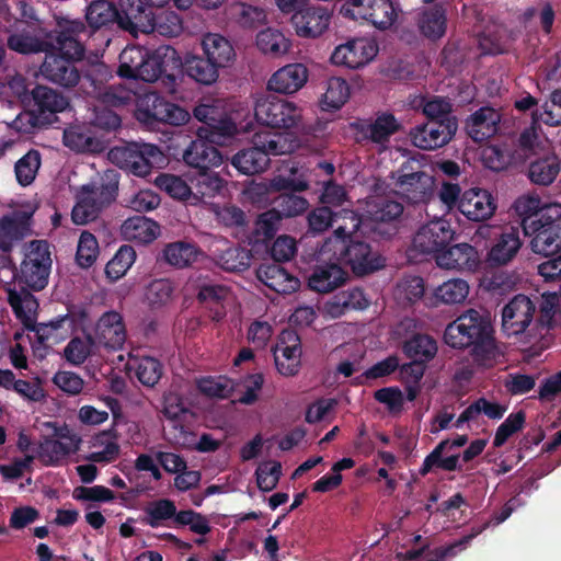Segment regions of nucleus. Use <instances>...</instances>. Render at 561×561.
<instances>
[{
	"label": "nucleus",
	"mask_w": 561,
	"mask_h": 561,
	"mask_svg": "<svg viewBox=\"0 0 561 561\" xmlns=\"http://www.w3.org/2000/svg\"><path fill=\"white\" fill-rule=\"evenodd\" d=\"M444 341L453 348H470L478 365L492 366L500 355L490 317L474 309L462 312L446 327Z\"/></svg>",
	"instance_id": "f257e3e1"
},
{
	"label": "nucleus",
	"mask_w": 561,
	"mask_h": 561,
	"mask_svg": "<svg viewBox=\"0 0 561 561\" xmlns=\"http://www.w3.org/2000/svg\"><path fill=\"white\" fill-rule=\"evenodd\" d=\"M7 293L8 304L11 306L15 317L26 329L35 332L39 344H58L76 328L75 316L69 313L58 316L49 322L33 323L32 317L38 309V301L35 296L24 287L20 290L9 288Z\"/></svg>",
	"instance_id": "f03ea898"
},
{
	"label": "nucleus",
	"mask_w": 561,
	"mask_h": 561,
	"mask_svg": "<svg viewBox=\"0 0 561 561\" xmlns=\"http://www.w3.org/2000/svg\"><path fill=\"white\" fill-rule=\"evenodd\" d=\"M321 259L333 254L340 264L351 267L357 276L371 274L385 266V259L365 240L351 237L345 228L337 227L333 237L327 239L320 248Z\"/></svg>",
	"instance_id": "7ed1b4c3"
},
{
	"label": "nucleus",
	"mask_w": 561,
	"mask_h": 561,
	"mask_svg": "<svg viewBox=\"0 0 561 561\" xmlns=\"http://www.w3.org/2000/svg\"><path fill=\"white\" fill-rule=\"evenodd\" d=\"M295 148L296 141L288 134L256 131L252 146L238 151L231 163L241 173L253 175L267 169L271 156L289 154Z\"/></svg>",
	"instance_id": "20e7f679"
},
{
	"label": "nucleus",
	"mask_w": 561,
	"mask_h": 561,
	"mask_svg": "<svg viewBox=\"0 0 561 561\" xmlns=\"http://www.w3.org/2000/svg\"><path fill=\"white\" fill-rule=\"evenodd\" d=\"M525 236L530 238V249L543 256L561 252V205L549 204L539 211L522 219Z\"/></svg>",
	"instance_id": "39448f33"
},
{
	"label": "nucleus",
	"mask_w": 561,
	"mask_h": 561,
	"mask_svg": "<svg viewBox=\"0 0 561 561\" xmlns=\"http://www.w3.org/2000/svg\"><path fill=\"white\" fill-rule=\"evenodd\" d=\"M117 192L118 176L110 170L99 181L82 186L71 211L72 221L85 225L96 219L102 209L116 198Z\"/></svg>",
	"instance_id": "423d86ee"
},
{
	"label": "nucleus",
	"mask_w": 561,
	"mask_h": 561,
	"mask_svg": "<svg viewBox=\"0 0 561 561\" xmlns=\"http://www.w3.org/2000/svg\"><path fill=\"white\" fill-rule=\"evenodd\" d=\"M169 519H173L176 527L188 526L190 530L197 535H207L211 530L205 515L193 510L178 511L175 503L169 499L149 502L144 508L141 523L158 528L165 525Z\"/></svg>",
	"instance_id": "0eeeda50"
},
{
	"label": "nucleus",
	"mask_w": 561,
	"mask_h": 561,
	"mask_svg": "<svg viewBox=\"0 0 561 561\" xmlns=\"http://www.w3.org/2000/svg\"><path fill=\"white\" fill-rule=\"evenodd\" d=\"M135 117L147 127L159 124L180 126L186 124L191 114L182 106L168 101L158 92H147L137 99Z\"/></svg>",
	"instance_id": "6e6552de"
},
{
	"label": "nucleus",
	"mask_w": 561,
	"mask_h": 561,
	"mask_svg": "<svg viewBox=\"0 0 561 561\" xmlns=\"http://www.w3.org/2000/svg\"><path fill=\"white\" fill-rule=\"evenodd\" d=\"M108 159L119 169L135 176L146 178L162 159V152L156 145L129 142L112 148Z\"/></svg>",
	"instance_id": "1a4fd4ad"
},
{
	"label": "nucleus",
	"mask_w": 561,
	"mask_h": 561,
	"mask_svg": "<svg viewBox=\"0 0 561 561\" xmlns=\"http://www.w3.org/2000/svg\"><path fill=\"white\" fill-rule=\"evenodd\" d=\"M254 116L256 121L274 129H290L301 121V108L294 102L276 95H267L255 102Z\"/></svg>",
	"instance_id": "9d476101"
},
{
	"label": "nucleus",
	"mask_w": 561,
	"mask_h": 561,
	"mask_svg": "<svg viewBox=\"0 0 561 561\" xmlns=\"http://www.w3.org/2000/svg\"><path fill=\"white\" fill-rule=\"evenodd\" d=\"M404 207L390 196H376L368 203L371 232L382 240H390L399 232Z\"/></svg>",
	"instance_id": "9b49d317"
},
{
	"label": "nucleus",
	"mask_w": 561,
	"mask_h": 561,
	"mask_svg": "<svg viewBox=\"0 0 561 561\" xmlns=\"http://www.w3.org/2000/svg\"><path fill=\"white\" fill-rule=\"evenodd\" d=\"M50 268L49 243L46 240L31 241L21 264V280L33 290H42L48 284Z\"/></svg>",
	"instance_id": "f8f14e48"
},
{
	"label": "nucleus",
	"mask_w": 561,
	"mask_h": 561,
	"mask_svg": "<svg viewBox=\"0 0 561 561\" xmlns=\"http://www.w3.org/2000/svg\"><path fill=\"white\" fill-rule=\"evenodd\" d=\"M271 187L280 192L273 199L272 207L280 216V219L299 216L308 209L309 202L305 197L295 194L308 190L306 181L277 175L271 181Z\"/></svg>",
	"instance_id": "ddd939ff"
},
{
	"label": "nucleus",
	"mask_w": 561,
	"mask_h": 561,
	"mask_svg": "<svg viewBox=\"0 0 561 561\" xmlns=\"http://www.w3.org/2000/svg\"><path fill=\"white\" fill-rule=\"evenodd\" d=\"M457 129V118L427 121L411 128L409 136L413 146L430 151L446 146L454 138Z\"/></svg>",
	"instance_id": "4468645a"
},
{
	"label": "nucleus",
	"mask_w": 561,
	"mask_h": 561,
	"mask_svg": "<svg viewBox=\"0 0 561 561\" xmlns=\"http://www.w3.org/2000/svg\"><path fill=\"white\" fill-rule=\"evenodd\" d=\"M358 142H371L387 147L390 138L401 129V124L390 112H381L376 117L357 119L351 124Z\"/></svg>",
	"instance_id": "2eb2a0df"
},
{
	"label": "nucleus",
	"mask_w": 561,
	"mask_h": 561,
	"mask_svg": "<svg viewBox=\"0 0 561 561\" xmlns=\"http://www.w3.org/2000/svg\"><path fill=\"white\" fill-rule=\"evenodd\" d=\"M193 115L205 125L198 129H204V134L215 140H228L239 133L237 124L217 102L196 105Z\"/></svg>",
	"instance_id": "dca6fc26"
},
{
	"label": "nucleus",
	"mask_w": 561,
	"mask_h": 561,
	"mask_svg": "<svg viewBox=\"0 0 561 561\" xmlns=\"http://www.w3.org/2000/svg\"><path fill=\"white\" fill-rule=\"evenodd\" d=\"M396 185L409 203L421 204L433 195L434 178L422 170L413 171L411 163L404 162L398 170Z\"/></svg>",
	"instance_id": "f3484780"
},
{
	"label": "nucleus",
	"mask_w": 561,
	"mask_h": 561,
	"mask_svg": "<svg viewBox=\"0 0 561 561\" xmlns=\"http://www.w3.org/2000/svg\"><path fill=\"white\" fill-rule=\"evenodd\" d=\"M456 231L450 222L443 218L431 220L423 225L413 238L415 250L435 257L442 253L454 240Z\"/></svg>",
	"instance_id": "a211bd4d"
},
{
	"label": "nucleus",
	"mask_w": 561,
	"mask_h": 561,
	"mask_svg": "<svg viewBox=\"0 0 561 561\" xmlns=\"http://www.w3.org/2000/svg\"><path fill=\"white\" fill-rule=\"evenodd\" d=\"M204 133V129H197V138L183 152V161L197 171L219 167L224 161L216 145H222L226 140H215Z\"/></svg>",
	"instance_id": "6ab92c4d"
},
{
	"label": "nucleus",
	"mask_w": 561,
	"mask_h": 561,
	"mask_svg": "<svg viewBox=\"0 0 561 561\" xmlns=\"http://www.w3.org/2000/svg\"><path fill=\"white\" fill-rule=\"evenodd\" d=\"M35 31L26 21L14 19L12 24L5 26V32L9 33L7 47L21 55L47 53L54 48V44L46 35L42 37Z\"/></svg>",
	"instance_id": "aec40b11"
},
{
	"label": "nucleus",
	"mask_w": 561,
	"mask_h": 561,
	"mask_svg": "<svg viewBox=\"0 0 561 561\" xmlns=\"http://www.w3.org/2000/svg\"><path fill=\"white\" fill-rule=\"evenodd\" d=\"M468 443L467 435H457L453 440L444 439L425 457L419 473L422 477L427 476L434 469L444 471H461L459 463L460 454H451L455 448L465 446Z\"/></svg>",
	"instance_id": "412c9836"
},
{
	"label": "nucleus",
	"mask_w": 561,
	"mask_h": 561,
	"mask_svg": "<svg viewBox=\"0 0 561 561\" xmlns=\"http://www.w3.org/2000/svg\"><path fill=\"white\" fill-rule=\"evenodd\" d=\"M317 264L310 275L308 276V287L319 294H328L341 287L347 279V272H345L340 262L334 260L333 254H328L321 259L320 251L318 252Z\"/></svg>",
	"instance_id": "4be33fe9"
},
{
	"label": "nucleus",
	"mask_w": 561,
	"mask_h": 561,
	"mask_svg": "<svg viewBox=\"0 0 561 561\" xmlns=\"http://www.w3.org/2000/svg\"><path fill=\"white\" fill-rule=\"evenodd\" d=\"M331 18L327 7L305 5L293 13L290 22L299 37L317 38L329 28Z\"/></svg>",
	"instance_id": "5701e85b"
},
{
	"label": "nucleus",
	"mask_w": 561,
	"mask_h": 561,
	"mask_svg": "<svg viewBox=\"0 0 561 561\" xmlns=\"http://www.w3.org/2000/svg\"><path fill=\"white\" fill-rule=\"evenodd\" d=\"M377 53L378 47L373 41L358 37L335 47L330 60L336 66L357 69L373 60Z\"/></svg>",
	"instance_id": "b1692460"
},
{
	"label": "nucleus",
	"mask_w": 561,
	"mask_h": 561,
	"mask_svg": "<svg viewBox=\"0 0 561 561\" xmlns=\"http://www.w3.org/2000/svg\"><path fill=\"white\" fill-rule=\"evenodd\" d=\"M536 306L525 295H516L502 310V328L508 335L524 333L531 323Z\"/></svg>",
	"instance_id": "393cba45"
},
{
	"label": "nucleus",
	"mask_w": 561,
	"mask_h": 561,
	"mask_svg": "<svg viewBox=\"0 0 561 561\" xmlns=\"http://www.w3.org/2000/svg\"><path fill=\"white\" fill-rule=\"evenodd\" d=\"M497 208L493 195L484 188L473 187L461 194L458 210L471 221L490 219Z\"/></svg>",
	"instance_id": "a878e982"
},
{
	"label": "nucleus",
	"mask_w": 561,
	"mask_h": 561,
	"mask_svg": "<svg viewBox=\"0 0 561 561\" xmlns=\"http://www.w3.org/2000/svg\"><path fill=\"white\" fill-rule=\"evenodd\" d=\"M76 64L77 62L64 58L62 56H55L51 48L45 53V59L41 66V73L45 79L57 85L73 88L81 79V73Z\"/></svg>",
	"instance_id": "bb28decb"
},
{
	"label": "nucleus",
	"mask_w": 561,
	"mask_h": 561,
	"mask_svg": "<svg viewBox=\"0 0 561 561\" xmlns=\"http://www.w3.org/2000/svg\"><path fill=\"white\" fill-rule=\"evenodd\" d=\"M96 344L110 350H121L126 341V328L123 316L110 310L98 320L92 334Z\"/></svg>",
	"instance_id": "cd10ccee"
},
{
	"label": "nucleus",
	"mask_w": 561,
	"mask_h": 561,
	"mask_svg": "<svg viewBox=\"0 0 561 561\" xmlns=\"http://www.w3.org/2000/svg\"><path fill=\"white\" fill-rule=\"evenodd\" d=\"M30 106L38 114L41 123L50 125L56 114L69 106V100L61 93L49 87L37 84L31 91Z\"/></svg>",
	"instance_id": "c85d7f7f"
},
{
	"label": "nucleus",
	"mask_w": 561,
	"mask_h": 561,
	"mask_svg": "<svg viewBox=\"0 0 561 561\" xmlns=\"http://www.w3.org/2000/svg\"><path fill=\"white\" fill-rule=\"evenodd\" d=\"M300 339L294 331H284L274 352L277 370L284 376H294L300 366Z\"/></svg>",
	"instance_id": "c756f323"
},
{
	"label": "nucleus",
	"mask_w": 561,
	"mask_h": 561,
	"mask_svg": "<svg viewBox=\"0 0 561 561\" xmlns=\"http://www.w3.org/2000/svg\"><path fill=\"white\" fill-rule=\"evenodd\" d=\"M501 114L490 106H483L473 112L465 122L467 135L474 142H483L499 131Z\"/></svg>",
	"instance_id": "7c9ffc66"
},
{
	"label": "nucleus",
	"mask_w": 561,
	"mask_h": 561,
	"mask_svg": "<svg viewBox=\"0 0 561 561\" xmlns=\"http://www.w3.org/2000/svg\"><path fill=\"white\" fill-rule=\"evenodd\" d=\"M308 77L309 71L304 64H288L272 75L267 88L280 94H293L306 84Z\"/></svg>",
	"instance_id": "2f4dec72"
},
{
	"label": "nucleus",
	"mask_w": 561,
	"mask_h": 561,
	"mask_svg": "<svg viewBox=\"0 0 561 561\" xmlns=\"http://www.w3.org/2000/svg\"><path fill=\"white\" fill-rule=\"evenodd\" d=\"M436 263L447 270L474 272L480 264V257L474 247L463 242L448 245L436 255Z\"/></svg>",
	"instance_id": "473e14b6"
},
{
	"label": "nucleus",
	"mask_w": 561,
	"mask_h": 561,
	"mask_svg": "<svg viewBox=\"0 0 561 561\" xmlns=\"http://www.w3.org/2000/svg\"><path fill=\"white\" fill-rule=\"evenodd\" d=\"M523 242L517 228L510 227L504 230L494 242L486 255L490 267H500L508 264L518 253Z\"/></svg>",
	"instance_id": "72a5a7b5"
},
{
	"label": "nucleus",
	"mask_w": 561,
	"mask_h": 561,
	"mask_svg": "<svg viewBox=\"0 0 561 561\" xmlns=\"http://www.w3.org/2000/svg\"><path fill=\"white\" fill-rule=\"evenodd\" d=\"M31 217V213L20 211L0 219V250L3 253H10L14 244L28 234Z\"/></svg>",
	"instance_id": "f704fd0d"
},
{
	"label": "nucleus",
	"mask_w": 561,
	"mask_h": 561,
	"mask_svg": "<svg viewBox=\"0 0 561 561\" xmlns=\"http://www.w3.org/2000/svg\"><path fill=\"white\" fill-rule=\"evenodd\" d=\"M153 9L158 8L146 0H119L118 26L131 32L145 23L150 25L154 14Z\"/></svg>",
	"instance_id": "c9c22d12"
},
{
	"label": "nucleus",
	"mask_w": 561,
	"mask_h": 561,
	"mask_svg": "<svg viewBox=\"0 0 561 561\" xmlns=\"http://www.w3.org/2000/svg\"><path fill=\"white\" fill-rule=\"evenodd\" d=\"M279 262L262 263L256 270V277L265 286L279 294H290L299 287V279L290 275Z\"/></svg>",
	"instance_id": "e433bc0d"
},
{
	"label": "nucleus",
	"mask_w": 561,
	"mask_h": 561,
	"mask_svg": "<svg viewBox=\"0 0 561 561\" xmlns=\"http://www.w3.org/2000/svg\"><path fill=\"white\" fill-rule=\"evenodd\" d=\"M226 186V181L211 169L197 171L191 178L192 199L206 202L220 195Z\"/></svg>",
	"instance_id": "4c0bfd02"
},
{
	"label": "nucleus",
	"mask_w": 561,
	"mask_h": 561,
	"mask_svg": "<svg viewBox=\"0 0 561 561\" xmlns=\"http://www.w3.org/2000/svg\"><path fill=\"white\" fill-rule=\"evenodd\" d=\"M203 56L219 69L228 67L236 57L231 43L224 36L208 33L202 42Z\"/></svg>",
	"instance_id": "58836bf2"
},
{
	"label": "nucleus",
	"mask_w": 561,
	"mask_h": 561,
	"mask_svg": "<svg viewBox=\"0 0 561 561\" xmlns=\"http://www.w3.org/2000/svg\"><path fill=\"white\" fill-rule=\"evenodd\" d=\"M417 26L421 34L432 42L440 39L447 31V11L442 4L423 10Z\"/></svg>",
	"instance_id": "ea45409f"
},
{
	"label": "nucleus",
	"mask_w": 561,
	"mask_h": 561,
	"mask_svg": "<svg viewBox=\"0 0 561 561\" xmlns=\"http://www.w3.org/2000/svg\"><path fill=\"white\" fill-rule=\"evenodd\" d=\"M561 170V161L553 152L537 157L528 164V178L531 183L548 186L554 182Z\"/></svg>",
	"instance_id": "a19ab883"
},
{
	"label": "nucleus",
	"mask_w": 561,
	"mask_h": 561,
	"mask_svg": "<svg viewBox=\"0 0 561 561\" xmlns=\"http://www.w3.org/2000/svg\"><path fill=\"white\" fill-rule=\"evenodd\" d=\"M252 257V251L239 244L228 245L214 253L216 265L229 273L247 271L251 265Z\"/></svg>",
	"instance_id": "79ce46f5"
},
{
	"label": "nucleus",
	"mask_w": 561,
	"mask_h": 561,
	"mask_svg": "<svg viewBox=\"0 0 561 561\" xmlns=\"http://www.w3.org/2000/svg\"><path fill=\"white\" fill-rule=\"evenodd\" d=\"M121 231L126 240L150 243L159 234V226L153 220L138 215L127 218L123 222Z\"/></svg>",
	"instance_id": "37998d69"
},
{
	"label": "nucleus",
	"mask_w": 561,
	"mask_h": 561,
	"mask_svg": "<svg viewBox=\"0 0 561 561\" xmlns=\"http://www.w3.org/2000/svg\"><path fill=\"white\" fill-rule=\"evenodd\" d=\"M366 307H368V300L364 291L358 287L334 295L325 305L327 311L334 318L342 316L348 310H363Z\"/></svg>",
	"instance_id": "c03bdc74"
},
{
	"label": "nucleus",
	"mask_w": 561,
	"mask_h": 561,
	"mask_svg": "<svg viewBox=\"0 0 561 561\" xmlns=\"http://www.w3.org/2000/svg\"><path fill=\"white\" fill-rule=\"evenodd\" d=\"M183 68L185 73L196 82L210 85L219 77V68L203 55H190L185 58Z\"/></svg>",
	"instance_id": "a18cd8bd"
},
{
	"label": "nucleus",
	"mask_w": 561,
	"mask_h": 561,
	"mask_svg": "<svg viewBox=\"0 0 561 561\" xmlns=\"http://www.w3.org/2000/svg\"><path fill=\"white\" fill-rule=\"evenodd\" d=\"M199 254L198 248L190 242L178 241L167 244L163 250L161 257L171 266L183 268L192 265Z\"/></svg>",
	"instance_id": "49530a36"
},
{
	"label": "nucleus",
	"mask_w": 561,
	"mask_h": 561,
	"mask_svg": "<svg viewBox=\"0 0 561 561\" xmlns=\"http://www.w3.org/2000/svg\"><path fill=\"white\" fill-rule=\"evenodd\" d=\"M118 9L106 0L92 1L85 11V21L93 32L115 22L118 24Z\"/></svg>",
	"instance_id": "de8ad7c7"
},
{
	"label": "nucleus",
	"mask_w": 561,
	"mask_h": 561,
	"mask_svg": "<svg viewBox=\"0 0 561 561\" xmlns=\"http://www.w3.org/2000/svg\"><path fill=\"white\" fill-rule=\"evenodd\" d=\"M55 33L56 36L53 35V32L46 33V38L54 44L55 56H62L75 62L84 58L85 48L78 38L70 36L67 32Z\"/></svg>",
	"instance_id": "09e8293b"
},
{
	"label": "nucleus",
	"mask_w": 561,
	"mask_h": 561,
	"mask_svg": "<svg viewBox=\"0 0 561 561\" xmlns=\"http://www.w3.org/2000/svg\"><path fill=\"white\" fill-rule=\"evenodd\" d=\"M402 350L407 357L428 363L437 353V343L427 334L416 333L404 342Z\"/></svg>",
	"instance_id": "8fccbe9b"
},
{
	"label": "nucleus",
	"mask_w": 561,
	"mask_h": 561,
	"mask_svg": "<svg viewBox=\"0 0 561 561\" xmlns=\"http://www.w3.org/2000/svg\"><path fill=\"white\" fill-rule=\"evenodd\" d=\"M64 145L77 152L95 151L99 141L83 125H71L64 131Z\"/></svg>",
	"instance_id": "3c124183"
},
{
	"label": "nucleus",
	"mask_w": 561,
	"mask_h": 561,
	"mask_svg": "<svg viewBox=\"0 0 561 561\" xmlns=\"http://www.w3.org/2000/svg\"><path fill=\"white\" fill-rule=\"evenodd\" d=\"M129 367L135 370V376L139 382L149 388L154 387L163 374V366L160 360L150 356L133 360Z\"/></svg>",
	"instance_id": "603ef678"
},
{
	"label": "nucleus",
	"mask_w": 561,
	"mask_h": 561,
	"mask_svg": "<svg viewBox=\"0 0 561 561\" xmlns=\"http://www.w3.org/2000/svg\"><path fill=\"white\" fill-rule=\"evenodd\" d=\"M96 345L92 333H84L83 337H72L64 348L65 359L73 365H82L91 355L92 348Z\"/></svg>",
	"instance_id": "864d4df0"
},
{
	"label": "nucleus",
	"mask_w": 561,
	"mask_h": 561,
	"mask_svg": "<svg viewBox=\"0 0 561 561\" xmlns=\"http://www.w3.org/2000/svg\"><path fill=\"white\" fill-rule=\"evenodd\" d=\"M359 20L367 21L378 30H388L397 20V12L391 0H376L371 10Z\"/></svg>",
	"instance_id": "5fc2aeb1"
},
{
	"label": "nucleus",
	"mask_w": 561,
	"mask_h": 561,
	"mask_svg": "<svg viewBox=\"0 0 561 561\" xmlns=\"http://www.w3.org/2000/svg\"><path fill=\"white\" fill-rule=\"evenodd\" d=\"M350 96V87L346 80L332 77L328 80L327 90L321 99L322 108L325 111L340 110Z\"/></svg>",
	"instance_id": "6e6d98bb"
},
{
	"label": "nucleus",
	"mask_w": 561,
	"mask_h": 561,
	"mask_svg": "<svg viewBox=\"0 0 561 561\" xmlns=\"http://www.w3.org/2000/svg\"><path fill=\"white\" fill-rule=\"evenodd\" d=\"M533 124L540 122L549 126L561 124V88L550 94L549 102H546L541 110L536 108L531 113Z\"/></svg>",
	"instance_id": "4d7b16f0"
},
{
	"label": "nucleus",
	"mask_w": 561,
	"mask_h": 561,
	"mask_svg": "<svg viewBox=\"0 0 561 561\" xmlns=\"http://www.w3.org/2000/svg\"><path fill=\"white\" fill-rule=\"evenodd\" d=\"M41 167V154L37 150H28L14 165L16 181L22 186H27L35 180Z\"/></svg>",
	"instance_id": "13d9d810"
},
{
	"label": "nucleus",
	"mask_w": 561,
	"mask_h": 561,
	"mask_svg": "<svg viewBox=\"0 0 561 561\" xmlns=\"http://www.w3.org/2000/svg\"><path fill=\"white\" fill-rule=\"evenodd\" d=\"M136 260V251L131 245H122L114 257L106 264L105 273L107 277L116 280L124 276Z\"/></svg>",
	"instance_id": "bf43d9fd"
},
{
	"label": "nucleus",
	"mask_w": 561,
	"mask_h": 561,
	"mask_svg": "<svg viewBox=\"0 0 561 561\" xmlns=\"http://www.w3.org/2000/svg\"><path fill=\"white\" fill-rule=\"evenodd\" d=\"M154 184L175 199L184 201L192 198L191 183L187 184L181 176L170 173H160L156 178Z\"/></svg>",
	"instance_id": "052dcab7"
},
{
	"label": "nucleus",
	"mask_w": 561,
	"mask_h": 561,
	"mask_svg": "<svg viewBox=\"0 0 561 561\" xmlns=\"http://www.w3.org/2000/svg\"><path fill=\"white\" fill-rule=\"evenodd\" d=\"M173 290L169 279H154L147 286L145 299L151 309H159L171 301Z\"/></svg>",
	"instance_id": "680f3d73"
},
{
	"label": "nucleus",
	"mask_w": 561,
	"mask_h": 561,
	"mask_svg": "<svg viewBox=\"0 0 561 561\" xmlns=\"http://www.w3.org/2000/svg\"><path fill=\"white\" fill-rule=\"evenodd\" d=\"M469 293V286L466 280L455 278L445 282L435 290V297L444 304L454 305L462 302Z\"/></svg>",
	"instance_id": "e2e57ef3"
},
{
	"label": "nucleus",
	"mask_w": 561,
	"mask_h": 561,
	"mask_svg": "<svg viewBox=\"0 0 561 561\" xmlns=\"http://www.w3.org/2000/svg\"><path fill=\"white\" fill-rule=\"evenodd\" d=\"M99 243L93 233L84 230L80 234L76 261L80 267L89 268L96 261L99 255Z\"/></svg>",
	"instance_id": "0e129e2a"
},
{
	"label": "nucleus",
	"mask_w": 561,
	"mask_h": 561,
	"mask_svg": "<svg viewBox=\"0 0 561 561\" xmlns=\"http://www.w3.org/2000/svg\"><path fill=\"white\" fill-rule=\"evenodd\" d=\"M256 46L264 54H283L288 50V43L282 32L266 28L256 35Z\"/></svg>",
	"instance_id": "69168bd1"
},
{
	"label": "nucleus",
	"mask_w": 561,
	"mask_h": 561,
	"mask_svg": "<svg viewBox=\"0 0 561 561\" xmlns=\"http://www.w3.org/2000/svg\"><path fill=\"white\" fill-rule=\"evenodd\" d=\"M149 26L152 31L170 37L180 35L183 30L181 18L172 11L154 12Z\"/></svg>",
	"instance_id": "338daca9"
},
{
	"label": "nucleus",
	"mask_w": 561,
	"mask_h": 561,
	"mask_svg": "<svg viewBox=\"0 0 561 561\" xmlns=\"http://www.w3.org/2000/svg\"><path fill=\"white\" fill-rule=\"evenodd\" d=\"M213 211L216 221L226 228H243L247 225L245 213L236 205H214Z\"/></svg>",
	"instance_id": "774afa93"
}]
</instances>
